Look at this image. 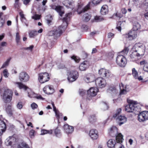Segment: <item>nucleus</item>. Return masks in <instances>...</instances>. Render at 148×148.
<instances>
[{
  "instance_id": "obj_2",
  "label": "nucleus",
  "mask_w": 148,
  "mask_h": 148,
  "mask_svg": "<svg viewBox=\"0 0 148 148\" xmlns=\"http://www.w3.org/2000/svg\"><path fill=\"white\" fill-rule=\"evenodd\" d=\"M12 93L11 90L7 88L4 89V91L2 96L3 100L5 103H8L11 101L12 100Z\"/></svg>"
},
{
  "instance_id": "obj_20",
  "label": "nucleus",
  "mask_w": 148,
  "mask_h": 148,
  "mask_svg": "<svg viewBox=\"0 0 148 148\" xmlns=\"http://www.w3.org/2000/svg\"><path fill=\"white\" fill-rule=\"evenodd\" d=\"M109 134L112 137H115L118 134L117 129L114 126L111 127L109 130Z\"/></svg>"
},
{
  "instance_id": "obj_45",
  "label": "nucleus",
  "mask_w": 148,
  "mask_h": 148,
  "mask_svg": "<svg viewBox=\"0 0 148 148\" xmlns=\"http://www.w3.org/2000/svg\"><path fill=\"white\" fill-rule=\"evenodd\" d=\"M101 107L102 109L104 110H107L108 108V105L105 103H103L101 104Z\"/></svg>"
},
{
  "instance_id": "obj_52",
  "label": "nucleus",
  "mask_w": 148,
  "mask_h": 148,
  "mask_svg": "<svg viewBox=\"0 0 148 148\" xmlns=\"http://www.w3.org/2000/svg\"><path fill=\"white\" fill-rule=\"evenodd\" d=\"M121 91L120 94L121 95L125 94L127 93V91L125 89L120 88Z\"/></svg>"
},
{
  "instance_id": "obj_24",
  "label": "nucleus",
  "mask_w": 148,
  "mask_h": 148,
  "mask_svg": "<svg viewBox=\"0 0 148 148\" xmlns=\"http://www.w3.org/2000/svg\"><path fill=\"white\" fill-rule=\"evenodd\" d=\"M52 8L56 10L57 12L59 13V15L62 16V15L64 13V12L61 10L62 7L60 6H56V5H53L51 6Z\"/></svg>"
},
{
  "instance_id": "obj_8",
  "label": "nucleus",
  "mask_w": 148,
  "mask_h": 148,
  "mask_svg": "<svg viewBox=\"0 0 148 148\" xmlns=\"http://www.w3.org/2000/svg\"><path fill=\"white\" fill-rule=\"evenodd\" d=\"M95 84L97 87L100 88L104 87L106 84L105 80L101 77L97 78L95 80Z\"/></svg>"
},
{
  "instance_id": "obj_33",
  "label": "nucleus",
  "mask_w": 148,
  "mask_h": 148,
  "mask_svg": "<svg viewBox=\"0 0 148 148\" xmlns=\"http://www.w3.org/2000/svg\"><path fill=\"white\" fill-rule=\"evenodd\" d=\"M90 3H89L85 8L83 9L82 10L79 12V7L77 9L78 13L80 14L82 12H85V11H87L90 8Z\"/></svg>"
},
{
  "instance_id": "obj_10",
  "label": "nucleus",
  "mask_w": 148,
  "mask_h": 148,
  "mask_svg": "<svg viewBox=\"0 0 148 148\" xmlns=\"http://www.w3.org/2000/svg\"><path fill=\"white\" fill-rule=\"evenodd\" d=\"M138 119L140 122L148 120V111H145L140 113L138 115Z\"/></svg>"
},
{
  "instance_id": "obj_53",
  "label": "nucleus",
  "mask_w": 148,
  "mask_h": 148,
  "mask_svg": "<svg viewBox=\"0 0 148 148\" xmlns=\"http://www.w3.org/2000/svg\"><path fill=\"white\" fill-rule=\"evenodd\" d=\"M3 75L5 77H7L9 75V73L8 72V71L7 69H4L3 72Z\"/></svg>"
},
{
  "instance_id": "obj_37",
  "label": "nucleus",
  "mask_w": 148,
  "mask_h": 148,
  "mask_svg": "<svg viewBox=\"0 0 148 148\" xmlns=\"http://www.w3.org/2000/svg\"><path fill=\"white\" fill-rule=\"evenodd\" d=\"M91 16L88 14H85L83 17V20L86 22L88 21L90 19Z\"/></svg>"
},
{
  "instance_id": "obj_63",
  "label": "nucleus",
  "mask_w": 148,
  "mask_h": 148,
  "mask_svg": "<svg viewBox=\"0 0 148 148\" xmlns=\"http://www.w3.org/2000/svg\"><path fill=\"white\" fill-rule=\"evenodd\" d=\"M19 14L22 19H25V18L24 16V15L22 12H20Z\"/></svg>"
},
{
  "instance_id": "obj_1",
  "label": "nucleus",
  "mask_w": 148,
  "mask_h": 148,
  "mask_svg": "<svg viewBox=\"0 0 148 148\" xmlns=\"http://www.w3.org/2000/svg\"><path fill=\"white\" fill-rule=\"evenodd\" d=\"M129 105L126 106L125 110L129 112H134L135 114L140 113L141 111L139 106H137L138 103L136 101L132 100H128Z\"/></svg>"
},
{
  "instance_id": "obj_47",
  "label": "nucleus",
  "mask_w": 148,
  "mask_h": 148,
  "mask_svg": "<svg viewBox=\"0 0 148 148\" xmlns=\"http://www.w3.org/2000/svg\"><path fill=\"white\" fill-rule=\"evenodd\" d=\"M89 121L92 123H93L96 121V119L94 116H90L88 117Z\"/></svg>"
},
{
  "instance_id": "obj_15",
  "label": "nucleus",
  "mask_w": 148,
  "mask_h": 148,
  "mask_svg": "<svg viewBox=\"0 0 148 148\" xmlns=\"http://www.w3.org/2000/svg\"><path fill=\"white\" fill-rule=\"evenodd\" d=\"M113 117L116 118V119L120 122L119 123V125L123 124L127 121V118L121 115L118 116V114H115L113 115Z\"/></svg>"
},
{
  "instance_id": "obj_29",
  "label": "nucleus",
  "mask_w": 148,
  "mask_h": 148,
  "mask_svg": "<svg viewBox=\"0 0 148 148\" xmlns=\"http://www.w3.org/2000/svg\"><path fill=\"white\" fill-rule=\"evenodd\" d=\"M15 84H17V86L20 89H23L25 90H27L28 88V87L23 84L21 82H14Z\"/></svg>"
},
{
  "instance_id": "obj_43",
  "label": "nucleus",
  "mask_w": 148,
  "mask_h": 148,
  "mask_svg": "<svg viewBox=\"0 0 148 148\" xmlns=\"http://www.w3.org/2000/svg\"><path fill=\"white\" fill-rule=\"evenodd\" d=\"M18 148H30L28 145L26 143H22L21 145H19Z\"/></svg>"
},
{
  "instance_id": "obj_54",
  "label": "nucleus",
  "mask_w": 148,
  "mask_h": 148,
  "mask_svg": "<svg viewBox=\"0 0 148 148\" xmlns=\"http://www.w3.org/2000/svg\"><path fill=\"white\" fill-rule=\"evenodd\" d=\"M16 107L18 109H21L22 108L23 105L22 102H19L16 105Z\"/></svg>"
},
{
  "instance_id": "obj_64",
  "label": "nucleus",
  "mask_w": 148,
  "mask_h": 148,
  "mask_svg": "<svg viewBox=\"0 0 148 148\" xmlns=\"http://www.w3.org/2000/svg\"><path fill=\"white\" fill-rule=\"evenodd\" d=\"M6 45L7 43L5 42H3L1 43V45L2 47L5 46Z\"/></svg>"
},
{
  "instance_id": "obj_22",
  "label": "nucleus",
  "mask_w": 148,
  "mask_h": 148,
  "mask_svg": "<svg viewBox=\"0 0 148 148\" xmlns=\"http://www.w3.org/2000/svg\"><path fill=\"white\" fill-rule=\"evenodd\" d=\"M64 129L65 132L67 134L72 133L74 130L73 127L65 124L64 126Z\"/></svg>"
},
{
  "instance_id": "obj_26",
  "label": "nucleus",
  "mask_w": 148,
  "mask_h": 148,
  "mask_svg": "<svg viewBox=\"0 0 148 148\" xmlns=\"http://www.w3.org/2000/svg\"><path fill=\"white\" fill-rule=\"evenodd\" d=\"M108 12V7L107 5H104L101 7L100 12L102 15H105Z\"/></svg>"
},
{
  "instance_id": "obj_49",
  "label": "nucleus",
  "mask_w": 148,
  "mask_h": 148,
  "mask_svg": "<svg viewBox=\"0 0 148 148\" xmlns=\"http://www.w3.org/2000/svg\"><path fill=\"white\" fill-rule=\"evenodd\" d=\"M32 18L35 20H39L40 18V16L36 14L32 16Z\"/></svg>"
},
{
  "instance_id": "obj_13",
  "label": "nucleus",
  "mask_w": 148,
  "mask_h": 148,
  "mask_svg": "<svg viewBox=\"0 0 148 148\" xmlns=\"http://www.w3.org/2000/svg\"><path fill=\"white\" fill-rule=\"evenodd\" d=\"M63 4L67 8L73 9L75 6V2L71 0H65L63 2Z\"/></svg>"
},
{
  "instance_id": "obj_48",
  "label": "nucleus",
  "mask_w": 148,
  "mask_h": 148,
  "mask_svg": "<svg viewBox=\"0 0 148 148\" xmlns=\"http://www.w3.org/2000/svg\"><path fill=\"white\" fill-rule=\"evenodd\" d=\"M114 148H124V147L121 143H116L115 145Z\"/></svg>"
},
{
  "instance_id": "obj_7",
  "label": "nucleus",
  "mask_w": 148,
  "mask_h": 148,
  "mask_svg": "<svg viewBox=\"0 0 148 148\" xmlns=\"http://www.w3.org/2000/svg\"><path fill=\"white\" fill-rule=\"evenodd\" d=\"M62 26L54 28L53 30L49 32L48 35L50 36H54L55 37L60 36L62 33L61 29L63 28V27Z\"/></svg>"
},
{
  "instance_id": "obj_11",
  "label": "nucleus",
  "mask_w": 148,
  "mask_h": 148,
  "mask_svg": "<svg viewBox=\"0 0 148 148\" xmlns=\"http://www.w3.org/2000/svg\"><path fill=\"white\" fill-rule=\"evenodd\" d=\"M43 91L45 94L51 95L54 92L55 90L53 85L49 84L46 85L44 87Z\"/></svg>"
},
{
  "instance_id": "obj_32",
  "label": "nucleus",
  "mask_w": 148,
  "mask_h": 148,
  "mask_svg": "<svg viewBox=\"0 0 148 148\" xmlns=\"http://www.w3.org/2000/svg\"><path fill=\"white\" fill-rule=\"evenodd\" d=\"M5 110L8 114L10 115H12V110L11 105H7L5 107Z\"/></svg>"
},
{
  "instance_id": "obj_60",
  "label": "nucleus",
  "mask_w": 148,
  "mask_h": 148,
  "mask_svg": "<svg viewBox=\"0 0 148 148\" xmlns=\"http://www.w3.org/2000/svg\"><path fill=\"white\" fill-rule=\"evenodd\" d=\"M29 91H31L29 89V90L27 91L28 97L31 98L33 97V93L31 92H30V94H29Z\"/></svg>"
},
{
  "instance_id": "obj_42",
  "label": "nucleus",
  "mask_w": 148,
  "mask_h": 148,
  "mask_svg": "<svg viewBox=\"0 0 148 148\" xmlns=\"http://www.w3.org/2000/svg\"><path fill=\"white\" fill-rule=\"evenodd\" d=\"M10 59H8L3 64L1 68H3L8 66L10 62Z\"/></svg>"
},
{
  "instance_id": "obj_16",
  "label": "nucleus",
  "mask_w": 148,
  "mask_h": 148,
  "mask_svg": "<svg viewBox=\"0 0 148 148\" xmlns=\"http://www.w3.org/2000/svg\"><path fill=\"white\" fill-rule=\"evenodd\" d=\"M89 135L91 138L93 140L97 139L99 136L97 131L95 129H92L90 130Z\"/></svg>"
},
{
  "instance_id": "obj_9",
  "label": "nucleus",
  "mask_w": 148,
  "mask_h": 148,
  "mask_svg": "<svg viewBox=\"0 0 148 148\" xmlns=\"http://www.w3.org/2000/svg\"><path fill=\"white\" fill-rule=\"evenodd\" d=\"M98 92V89L97 88H91L87 91V99H90L92 97L95 96Z\"/></svg>"
},
{
  "instance_id": "obj_61",
  "label": "nucleus",
  "mask_w": 148,
  "mask_h": 148,
  "mask_svg": "<svg viewBox=\"0 0 148 148\" xmlns=\"http://www.w3.org/2000/svg\"><path fill=\"white\" fill-rule=\"evenodd\" d=\"M114 36V34L112 33H109L108 34V38H111Z\"/></svg>"
},
{
  "instance_id": "obj_17",
  "label": "nucleus",
  "mask_w": 148,
  "mask_h": 148,
  "mask_svg": "<svg viewBox=\"0 0 148 148\" xmlns=\"http://www.w3.org/2000/svg\"><path fill=\"white\" fill-rule=\"evenodd\" d=\"M89 62L87 61H85L81 63L79 69L81 71H84L89 67Z\"/></svg>"
},
{
  "instance_id": "obj_28",
  "label": "nucleus",
  "mask_w": 148,
  "mask_h": 148,
  "mask_svg": "<svg viewBox=\"0 0 148 148\" xmlns=\"http://www.w3.org/2000/svg\"><path fill=\"white\" fill-rule=\"evenodd\" d=\"M107 144L108 147L111 148L113 147L114 148V146L116 143L114 140L110 139L108 141Z\"/></svg>"
},
{
  "instance_id": "obj_35",
  "label": "nucleus",
  "mask_w": 148,
  "mask_h": 148,
  "mask_svg": "<svg viewBox=\"0 0 148 148\" xmlns=\"http://www.w3.org/2000/svg\"><path fill=\"white\" fill-rule=\"evenodd\" d=\"M13 136H10L8 138L5 140V144L7 145H10L12 144V140L13 139Z\"/></svg>"
},
{
  "instance_id": "obj_40",
  "label": "nucleus",
  "mask_w": 148,
  "mask_h": 148,
  "mask_svg": "<svg viewBox=\"0 0 148 148\" xmlns=\"http://www.w3.org/2000/svg\"><path fill=\"white\" fill-rule=\"evenodd\" d=\"M14 6L15 8H18L20 5V0H14Z\"/></svg>"
},
{
  "instance_id": "obj_39",
  "label": "nucleus",
  "mask_w": 148,
  "mask_h": 148,
  "mask_svg": "<svg viewBox=\"0 0 148 148\" xmlns=\"http://www.w3.org/2000/svg\"><path fill=\"white\" fill-rule=\"evenodd\" d=\"M125 21L122 22L120 21L118 23L117 26L116 27V28L119 31H121V27H123L122 24L123 23H125Z\"/></svg>"
},
{
  "instance_id": "obj_59",
  "label": "nucleus",
  "mask_w": 148,
  "mask_h": 148,
  "mask_svg": "<svg viewBox=\"0 0 148 148\" xmlns=\"http://www.w3.org/2000/svg\"><path fill=\"white\" fill-rule=\"evenodd\" d=\"M34 46L32 45L30 46L29 47L25 48V49L30 51H32L34 48Z\"/></svg>"
},
{
  "instance_id": "obj_25",
  "label": "nucleus",
  "mask_w": 148,
  "mask_h": 148,
  "mask_svg": "<svg viewBox=\"0 0 148 148\" xmlns=\"http://www.w3.org/2000/svg\"><path fill=\"white\" fill-rule=\"evenodd\" d=\"M137 36L136 32L134 30L131 31L128 34V38L130 40H133L136 38Z\"/></svg>"
},
{
  "instance_id": "obj_5",
  "label": "nucleus",
  "mask_w": 148,
  "mask_h": 148,
  "mask_svg": "<svg viewBox=\"0 0 148 148\" xmlns=\"http://www.w3.org/2000/svg\"><path fill=\"white\" fill-rule=\"evenodd\" d=\"M49 79L50 76L47 73H41L38 75V79L41 84H43L48 81Z\"/></svg>"
},
{
  "instance_id": "obj_12",
  "label": "nucleus",
  "mask_w": 148,
  "mask_h": 148,
  "mask_svg": "<svg viewBox=\"0 0 148 148\" xmlns=\"http://www.w3.org/2000/svg\"><path fill=\"white\" fill-rule=\"evenodd\" d=\"M29 75L25 72H22L20 73L19 79L21 81L26 82L29 80Z\"/></svg>"
},
{
  "instance_id": "obj_6",
  "label": "nucleus",
  "mask_w": 148,
  "mask_h": 148,
  "mask_svg": "<svg viewBox=\"0 0 148 148\" xmlns=\"http://www.w3.org/2000/svg\"><path fill=\"white\" fill-rule=\"evenodd\" d=\"M116 62L117 65L120 66L124 67L127 63L125 57L122 55H119L116 58Z\"/></svg>"
},
{
  "instance_id": "obj_21",
  "label": "nucleus",
  "mask_w": 148,
  "mask_h": 148,
  "mask_svg": "<svg viewBox=\"0 0 148 148\" xmlns=\"http://www.w3.org/2000/svg\"><path fill=\"white\" fill-rule=\"evenodd\" d=\"M138 55L139 54L135 50L131 54V58L133 61H135L142 57L141 56Z\"/></svg>"
},
{
  "instance_id": "obj_23",
  "label": "nucleus",
  "mask_w": 148,
  "mask_h": 148,
  "mask_svg": "<svg viewBox=\"0 0 148 148\" xmlns=\"http://www.w3.org/2000/svg\"><path fill=\"white\" fill-rule=\"evenodd\" d=\"M6 129L5 123L3 121L0 120V136L4 132Z\"/></svg>"
},
{
  "instance_id": "obj_36",
  "label": "nucleus",
  "mask_w": 148,
  "mask_h": 148,
  "mask_svg": "<svg viewBox=\"0 0 148 148\" xmlns=\"http://www.w3.org/2000/svg\"><path fill=\"white\" fill-rule=\"evenodd\" d=\"M29 36L30 38H34L38 35L37 32L35 30H32L29 32Z\"/></svg>"
},
{
  "instance_id": "obj_57",
  "label": "nucleus",
  "mask_w": 148,
  "mask_h": 148,
  "mask_svg": "<svg viewBox=\"0 0 148 148\" xmlns=\"http://www.w3.org/2000/svg\"><path fill=\"white\" fill-rule=\"evenodd\" d=\"M31 107L33 109H34L37 108L38 106L36 103H33L31 104Z\"/></svg>"
},
{
  "instance_id": "obj_14",
  "label": "nucleus",
  "mask_w": 148,
  "mask_h": 148,
  "mask_svg": "<svg viewBox=\"0 0 148 148\" xmlns=\"http://www.w3.org/2000/svg\"><path fill=\"white\" fill-rule=\"evenodd\" d=\"M99 73L102 77L108 78L109 77L110 73L109 71L104 69H101L99 71Z\"/></svg>"
},
{
  "instance_id": "obj_51",
  "label": "nucleus",
  "mask_w": 148,
  "mask_h": 148,
  "mask_svg": "<svg viewBox=\"0 0 148 148\" xmlns=\"http://www.w3.org/2000/svg\"><path fill=\"white\" fill-rule=\"evenodd\" d=\"M16 40L17 43H18L20 40V37L19 35V33L17 32L16 34Z\"/></svg>"
},
{
  "instance_id": "obj_3",
  "label": "nucleus",
  "mask_w": 148,
  "mask_h": 148,
  "mask_svg": "<svg viewBox=\"0 0 148 148\" xmlns=\"http://www.w3.org/2000/svg\"><path fill=\"white\" fill-rule=\"evenodd\" d=\"M134 49L139 55L142 57L145 51V46L142 43L138 42L136 43L134 46Z\"/></svg>"
},
{
  "instance_id": "obj_31",
  "label": "nucleus",
  "mask_w": 148,
  "mask_h": 148,
  "mask_svg": "<svg viewBox=\"0 0 148 148\" xmlns=\"http://www.w3.org/2000/svg\"><path fill=\"white\" fill-rule=\"evenodd\" d=\"M116 140L117 143H120L122 142L123 140V136L121 133L117 134L116 136Z\"/></svg>"
},
{
  "instance_id": "obj_62",
  "label": "nucleus",
  "mask_w": 148,
  "mask_h": 148,
  "mask_svg": "<svg viewBox=\"0 0 148 148\" xmlns=\"http://www.w3.org/2000/svg\"><path fill=\"white\" fill-rule=\"evenodd\" d=\"M110 90L112 92H116V89L115 88H110Z\"/></svg>"
},
{
  "instance_id": "obj_38",
  "label": "nucleus",
  "mask_w": 148,
  "mask_h": 148,
  "mask_svg": "<svg viewBox=\"0 0 148 148\" xmlns=\"http://www.w3.org/2000/svg\"><path fill=\"white\" fill-rule=\"evenodd\" d=\"M132 75L134 77L135 79H137L138 77V74L137 71L136 70L135 68H133L132 69Z\"/></svg>"
},
{
  "instance_id": "obj_41",
  "label": "nucleus",
  "mask_w": 148,
  "mask_h": 148,
  "mask_svg": "<svg viewBox=\"0 0 148 148\" xmlns=\"http://www.w3.org/2000/svg\"><path fill=\"white\" fill-rule=\"evenodd\" d=\"M54 133L56 136L57 137H59L61 135L60 130L57 128H56L55 130Z\"/></svg>"
},
{
  "instance_id": "obj_55",
  "label": "nucleus",
  "mask_w": 148,
  "mask_h": 148,
  "mask_svg": "<svg viewBox=\"0 0 148 148\" xmlns=\"http://www.w3.org/2000/svg\"><path fill=\"white\" fill-rule=\"evenodd\" d=\"M35 131L33 130H30L29 132V135L31 138H33L34 136Z\"/></svg>"
},
{
  "instance_id": "obj_44",
  "label": "nucleus",
  "mask_w": 148,
  "mask_h": 148,
  "mask_svg": "<svg viewBox=\"0 0 148 148\" xmlns=\"http://www.w3.org/2000/svg\"><path fill=\"white\" fill-rule=\"evenodd\" d=\"M71 58L76 62H79L80 60V59L78 57L75 56H71Z\"/></svg>"
},
{
  "instance_id": "obj_34",
  "label": "nucleus",
  "mask_w": 148,
  "mask_h": 148,
  "mask_svg": "<svg viewBox=\"0 0 148 148\" xmlns=\"http://www.w3.org/2000/svg\"><path fill=\"white\" fill-rule=\"evenodd\" d=\"M140 28V25L137 22H135L133 25V30L134 31H136L139 29Z\"/></svg>"
},
{
  "instance_id": "obj_50",
  "label": "nucleus",
  "mask_w": 148,
  "mask_h": 148,
  "mask_svg": "<svg viewBox=\"0 0 148 148\" xmlns=\"http://www.w3.org/2000/svg\"><path fill=\"white\" fill-rule=\"evenodd\" d=\"M95 20L97 22H99L102 21L103 20V18L100 16H96L95 17Z\"/></svg>"
},
{
  "instance_id": "obj_4",
  "label": "nucleus",
  "mask_w": 148,
  "mask_h": 148,
  "mask_svg": "<svg viewBox=\"0 0 148 148\" xmlns=\"http://www.w3.org/2000/svg\"><path fill=\"white\" fill-rule=\"evenodd\" d=\"M68 79L70 82L76 80L78 77L77 72L75 70H69L67 73Z\"/></svg>"
},
{
  "instance_id": "obj_46",
  "label": "nucleus",
  "mask_w": 148,
  "mask_h": 148,
  "mask_svg": "<svg viewBox=\"0 0 148 148\" xmlns=\"http://www.w3.org/2000/svg\"><path fill=\"white\" fill-rule=\"evenodd\" d=\"M129 51V49L127 47H125L124 49L121 52V53H122L124 56L125 55H127Z\"/></svg>"
},
{
  "instance_id": "obj_19",
  "label": "nucleus",
  "mask_w": 148,
  "mask_h": 148,
  "mask_svg": "<svg viewBox=\"0 0 148 148\" xmlns=\"http://www.w3.org/2000/svg\"><path fill=\"white\" fill-rule=\"evenodd\" d=\"M95 79V76L94 75L91 74H87L84 78V80L87 83L93 82Z\"/></svg>"
},
{
  "instance_id": "obj_56",
  "label": "nucleus",
  "mask_w": 148,
  "mask_h": 148,
  "mask_svg": "<svg viewBox=\"0 0 148 148\" xmlns=\"http://www.w3.org/2000/svg\"><path fill=\"white\" fill-rule=\"evenodd\" d=\"M102 0H92V3L94 4H97L99 3Z\"/></svg>"
},
{
  "instance_id": "obj_30",
  "label": "nucleus",
  "mask_w": 148,
  "mask_h": 148,
  "mask_svg": "<svg viewBox=\"0 0 148 148\" xmlns=\"http://www.w3.org/2000/svg\"><path fill=\"white\" fill-rule=\"evenodd\" d=\"M140 63L141 65H144L143 70L145 71L148 72V62H147L145 60H143L141 61Z\"/></svg>"
},
{
  "instance_id": "obj_18",
  "label": "nucleus",
  "mask_w": 148,
  "mask_h": 148,
  "mask_svg": "<svg viewBox=\"0 0 148 148\" xmlns=\"http://www.w3.org/2000/svg\"><path fill=\"white\" fill-rule=\"evenodd\" d=\"M71 14V13H68L65 15V17L63 18V23L62 24L64 29H65L68 25V22L69 21V18Z\"/></svg>"
},
{
  "instance_id": "obj_27",
  "label": "nucleus",
  "mask_w": 148,
  "mask_h": 148,
  "mask_svg": "<svg viewBox=\"0 0 148 148\" xmlns=\"http://www.w3.org/2000/svg\"><path fill=\"white\" fill-rule=\"evenodd\" d=\"M51 104L53 106V110L55 112L56 115L57 117V118L59 119L60 118V116H62V114L60 113L59 111L56 110L53 102H51Z\"/></svg>"
},
{
  "instance_id": "obj_58",
  "label": "nucleus",
  "mask_w": 148,
  "mask_h": 148,
  "mask_svg": "<svg viewBox=\"0 0 148 148\" xmlns=\"http://www.w3.org/2000/svg\"><path fill=\"white\" fill-rule=\"evenodd\" d=\"M47 130H42L41 131V135H43L45 134H47Z\"/></svg>"
}]
</instances>
